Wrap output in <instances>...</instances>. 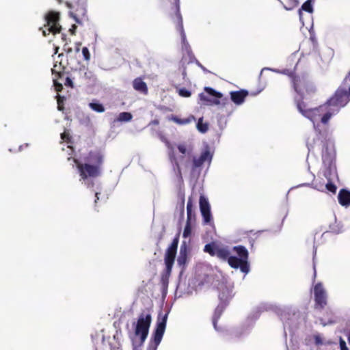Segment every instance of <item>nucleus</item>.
<instances>
[{"mask_svg": "<svg viewBox=\"0 0 350 350\" xmlns=\"http://www.w3.org/2000/svg\"><path fill=\"white\" fill-rule=\"evenodd\" d=\"M104 161V155L99 150H92L79 159H73L80 178L84 181L101 176Z\"/></svg>", "mask_w": 350, "mask_h": 350, "instance_id": "obj_1", "label": "nucleus"}, {"mask_svg": "<svg viewBox=\"0 0 350 350\" xmlns=\"http://www.w3.org/2000/svg\"><path fill=\"white\" fill-rule=\"evenodd\" d=\"M178 245V237H175L171 245L166 250L164 261L165 268L161 274V282L163 284H167L171 275L172 267L174 263L177 248Z\"/></svg>", "mask_w": 350, "mask_h": 350, "instance_id": "obj_2", "label": "nucleus"}, {"mask_svg": "<svg viewBox=\"0 0 350 350\" xmlns=\"http://www.w3.org/2000/svg\"><path fill=\"white\" fill-rule=\"evenodd\" d=\"M234 250L237 252L239 258L236 256H230L228 259V265L234 268H240L241 272L247 273L250 271L248 263V252L244 246L239 245L234 247Z\"/></svg>", "mask_w": 350, "mask_h": 350, "instance_id": "obj_3", "label": "nucleus"}, {"mask_svg": "<svg viewBox=\"0 0 350 350\" xmlns=\"http://www.w3.org/2000/svg\"><path fill=\"white\" fill-rule=\"evenodd\" d=\"M168 313L160 312L157 317L156 328L151 338L148 350H157L160 344L166 327Z\"/></svg>", "mask_w": 350, "mask_h": 350, "instance_id": "obj_4", "label": "nucleus"}, {"mask_svg": "<svg viewBox=\"0 0 350 350\" xmlns=\"http://www.w3.org/2000/svg\"><path fill=\"white\" fill-rule=\"evenodd\" d=\"M298 111L306 118L313 122L314 128L316 129L315 121H317L323 113L325 111L326 105L320 106L316 108H308L306 104L295 98Z\"/></svg>", "mask_w": 350, "mask_h": 350, "instance_id": "obj_5", "label": "nucleus"}, {"mask_svg": "<svg viewBox=\"0 0 350 350\" xmlns=\"http://www.w3.org/2000/svg\"><path fill=\"white\" fill-rule=\"evenodd\" d=\"M151 321L150 314L142 312L139 316L135 329V334L136 336H140L141 345L145 342L148 336Z\"/></svg>", "mask_w": 350, "mask_h": 350, "instance_id": "obj_6", "label": "nucleus"}, {"mask_svg": "<svg viewBox=\"0 0 350 350\" xmlns=\"http://www.w3.org/2000/svg\"><path fill=\"white\" fill-rule=\"evenodd\" d=\"M60 16L57 12L50 11L45 16L46 24L44 27L46 30H42L43 36H46L51 33L53 34L59 33L61 31L62 27L59 25Z\"/></svg>", "mask_w": 350, "mask_h": 350, "instance_id": "obj_7", "label": "nucleus"}, {"mask_svg": "<svg viewBox=\"0 0 350 350\" xmlns=\"http://www.w3.org/2000/svg\"><path fill=\"white\" fill-rule=\"evenodd\" d=\"M349 101L350 87L349 88L348 92L346 87L340 86L336 90L334 96L327 102V105L337 107L338 109L336 110V113H337L339 108L345 107Z\"/></svg>", "mask_w": 350, "mask_h": 350, "instance_id": "obj_8", "label": "nucleus"}, {"mask_svg": "<svg viewBox=\"0 0 350 350\" xmlns=\"http://www.w3.org/2000/svg\"><path fill=\"white\" fill-rule=\"evenodd\" d=\"M200 104L206 106L219 105V92L209 87H205L199 96Z\"/></svg>", "mask_w": 350, "mask_h": 350, "instance_id": "obj_9", "label": "nucleus"}, {"mask_svg": "<svg viewBox=\"0 0 350 350\" xmlns=\"http://www.w3.org/2000/svg\"><path fill=\"white\" fill-rule=\"evenodd\" d=\"M213 157V154L209 148L206 147L199 157H193L192 162V170H195L200 167L205 163H210Z\"/></svg>", "mask_w": 350, "mask_h": 350, "instance_id": "obj_10", "label": "nucleus"}, {"mask_svg": "<svg viewBox=\"0 0 350 350\" xmlns=\"http://www.w3.org/2000/svg\"><path fill=\"white\" fill-rule=\"evenodd\" d=\"M314 294L316 304L321 308H323L327 304V294L321 283L315 285Z\"/></svg>", "mask_w": 350, "mask_h": 350, "instance_id": "obj_11", "label": "nucleus"}, {"mask_svg": "<svg viewBox=\"0 0 350 350\" xmlns=\"http://www.w3.org/2000/svg\"><path fill=\"white\" fill-rule=\"evenodd\" d=\"M200 208L205 223H209L211 220L210 205L207 199L204 196L200 197Z\"/></svg>", "mask_w": 350, "mask_h": 350, "instance_id": "obj_12", "label": "nucleus"}, {"mask_svg": "<svg viewBox=\"0 0 350 350\" xmlns=\"http://www.w3.org/2000/svg\"><path fill=\"white\" fill-rule=\"evenodd\" d=\"M233 286L232 284H226L225 285H220V291H221L222 297L220 296V307L221 304L224 303L226 306L230 299L233 297L232 294Z\"/></svg>", "mask_w": 350, "mask_h": 350, "instance_id": "obj_13", "label": "nucleus"}, {"mask_svg": "<svg viewBox=\"0 0 350 350\" xmlns=\"http://www.w3.org/2000/svg\"><path fill=\"white\" fill-rule=\"evenodd\" d=\"M133 89L143 95L148 94V88L146 83H145L142 77H137L133 81Z\"/></svg>", "mask_w": 350, "mask_h": 350, "instance_id": "obj_14", "label": "nucleus"}, {"mask_svg": "<svg viewBox=\"0 0 350 350\" xmlns=\"http://www.w3.org/2000/svg\"><path fill=\"white\" fill-rule=\"evenodd\" d=\"M163 141L165 143V145L168 149V155H169L170 160L171 161V162L172 163H174L175 165L177 170L180 174V167L179 161L176 157L174 146L171 144V143L167 139H165Z\"/></svg>", "mask_w": 350, "mask_h": 350, "instance_id": "obj_15", "label": "nucleus"}, {"mask_svg": "<svg viewBox=\"0 0 350 350\" xmlns=\"http://www.w3.org/2000/svg\"><path fill=\"white\" fill-rule=\"evenodd\" d=\"M248 92L246 90H240L236 92H231V100L237 105H241L244 102L245 97L247 96Z\"/></svg>", "mask_w": 350, "mask_h": 350, "instance_id": "obj_16", "label": "nucleus"}, {"mask_svg": "<svg viewBox=\"0 0 350 350\" xmlns=\"http://www.w3.org/2000/svg\"><path fill=\"white\" fill-rule=\"evenodd\" d=\"M203 250L211 256H219V245L215 242L206 244Z\"/></svg>", "mask_w": 350, "mask_h": 350, "instance_id": "obj_17", "label": "nucleus"}, {"mask_svg": "<svg viewBox=\"0 0 350 350\" xmlns=\"http://www.w3.org/2000/svg\"><path fill=\"white\" fill-rule=\"evenodd\" d=\"M338 202L342 206H349L350 204V192L341 189L338 196Z\"/></svg>", "mask_w": 350, "mask_h": 350, "instance_id": "obj_18", "label": "nucleus"}, {"mask_svg": "<svg viewBox=\"0 0 350 350\" xmlns=\"http://www.w3.org/2000/svg\"><path fill=\"white\" fill-rule=\"evenodd\" d=\"M187 221L192 222L196 219V214L193 210V202L191 197L189 198L187 204Z\"/></svg>", "mask_w": 350, "mask_h": 350, "instance_id": "obj_19", "label": "nucleus"}, {"mask_svg": "<svg viewBox=\"0 0 350 350\" xmlns=\"http://www.w3.org/2000/svg\"><path fill=\"white\" fill-rule=\"evenodd\" d=\"M187 254L186 249H185L183 250V248L181 247L180 251V254L177 259V262L180 267H185V266L187 264Z\"/></svg>", "mask_w": 350, "mask_h": 350, "instance_id": "obj_20", "label": "nucleus"}, {"mask_svg": "<svg viewBox=\"0 0 350 350\" xmlns=\"http://www.w3.org/2000/svg\"><path fill=\"white\" fill-rule=\"evenodd\" d=\"M312 0H307L301 5V8L299 10V15L300 20H301V18H302L301 10H304V11L308 12L309 13H312L313 12V8H312Z\"/></svg>", "mask_w": 350, "mask_h": 350, "instance_id": "obj_21", "label": "nucleus"}, {"mask_svg": "<svg viewBox=\"0 0 350 350\" xmlns=\"http://www.w3.org/2000/svg\"><path fill=\"white\" fill-rule=\"evenodd\" d=\"M175 6H176V15L178 19V27L180 30L182 31L183 39H185V34L183 32V21H182V17L180 13V0H175Z\"/></svg>", "mask_w": 350, "mask_h": 350, "instance_id": "obj_22", "label": "nucleus"}, {"mask_svg": "<svg viewBox=\"0 0 350 350\" xmlns=\"http://www.w3.org/2000/svg\"><path fill=\"white\" fill-rule=\"evenodd\" d=\"M133 116L130 112H121L117 117L118 122H129L132 120Z\"/></svg>", "mask_w": 350, "mask_h": 350, "instance_id": "obj_23", "label": "nucleus"}, {"mask_svg": "<svg viewBox=\"0 0 350 350\" xmlns=\"http://www.w3.org/2000/svg\"><path fill=\"white\" fill-rule=\"evenodd\" d=\"M89 107L91 109L98 113H103L105 110L104 106L98 102L90 103Z\"/></svg>", "mask_w": 350, "mask_h": 350, "instance_id": "obj_24", "label": "nucleus"}, {"mask_svg": "<svg viewBox=\"0 0 350 350\" xmlns=\"http://www.w3.org/2000/svg\"><path fill=\"white\" fill-rule=\"evenodd\" d=\"M57 66L56 64L54 65L53 68H52V74L54 76L53 78H62V76L64 75V72L62 70H64V68L61 67V65L59 66V70L57 68Z\"/></svg>", "mask_w": 350, "mask_h": 350, "instance_id": "obj_25", "label": "nucleus"}, {"mask_svg": "<svg viewBox=\"0 0 350 350\" xmlns=\"http://www.w3.org/2000/svg\"><path fill=\"white\" fill-rule=\"evenodd\" d=\"M197 129L200 132H201L202 133H204L208 131V124L203 122L202 118H201L198 120V122L197 123Z\"/></svg>", "mask_w": 350, "mask_h": 350, "instance_id": "obj_26", "label": "nucleus"}, {"mask_svg": "<svg viewBox=\"0 0 350 350\" xmlns=\"http://www.w3.org/2000/svg\"><path fill=\"white\" fill-rule=\"evenodd\" d=\"M176 89L178 95L181 97L189 98L191 96V92L185 88H179L176 87Z\"/></svg>", "mask_w": 350, "mask_h": 350, "instance_id": "obj_27", "label": "nucleus"}, {"mask_svg": "<svg viewBox=\"0 0 350 350\" xmlns=\"http://www.w3.org/2000/svg\"><path fill=\"white\" fill-rule=\"evenodd\" d=\"M83 77L85 78V79L86 80L87 83H90V82H95L96 81V77L95 75L93 74V72L90 70H86L85 72H84V75H83Z\"/></svg>", "mask_w": 350, "mask_h": 350, "instance_id": "obj_28", "label": "nucleus"}, {"mask_svg": "<svg viewBox=\"0 0 350 350\" xmlns=\"http://www.w3.org/2000/svg\"><path fill=\"white\" fill-rule=\"evenodd\" d=\"M191 234V222L187 221L185 229L183 231V237L187 238Z\"/></svg>", "mask_w": 350, "mask_h": 350, "instance_id": "obj_29", "label": "nucleus"}, {"mask_svg": "<svg viewBox=\"0 0 350 350\" xmlns=\"http://www.w3.org/2000/svg\"><path fill=\"white\" fill-rule=\"evenodd\" d=\"M177 148L179 152H180L183 154H189L191 151V150L188 149L187 146L184 144H179L177 146Z\"/></svg>", "mask_w": 350, "mask_h": 350, "instance_id": "obj_30", "label": "nucleus"}, {"mask_svg": "<svg viewBox=\"0 0 350 350\" xmlns=\"http://www.w3.org/2000/svg\"><path fill=\"white\" fill-rule=\"evenodd\" d=\"M218 307L215 309L214 314L212 318V323L214 328L217 330V319L219 318V313L217 312Z\"/></svg>", "mask_w": 350, "mask_h": 350, "instance_id": "obj_31", "label": "nucleus"}, {"mask_svg": "<svg viewBox=\"0 0 350 350\" xmlns=\"http://www.w3.org/2000/svg\"><path fill=\"white\" fill-rule=\"evenodd\" d=\"M334 113V112L332 113L329 111L325 112L321 118V122L327 124Z\"/></svg>", "mask_w": 350, "mask_h": 350, "instance_id": "obj_32", "label": "nucleus"}, {"mask_svg": "<svg viewBox=\"0 0 350 350\" xmlns=\"http://www.w3.org/2000/svg\"><path fill=\"white\" fill-rule=\"evenodd\" d=\"M59 79L60 78H53V79L55 89L57 92H61L63 89L62 84L61 83L58 82V79Z\"/></svg>", "mask_w": 350, "mask_h": 350, "instance_id": "obj_33", "label": "nucleus"}, {"mask_svg": "<svg viewBox=\"0 0 350 350\" xmlns=\"http://www.w3.org/2000/svg\"><path fill=\"white\" fill-rule=\"evenodd\" d=\"M230 256V252L227 249L224 247H220V258L225 259L227 258L228 260Z\"/></svg>", "mask_w": 350, "mask_h": 350, "instance_id": "obj_34", "label": "nucleus"}, {"mask_svg": "<svg viewBox=\"0 0 350 350\" xmlns=\"http://www.w3.org/2000/svg\"><path fill=\"white\" fill-rule=\"evenodd\" d=\"M299 79L297 77H293V88L300 95H301V90L299 88Z\"/></svg>", "mask_w": 350, "mask_h": 350, "instance_id": "obj_35", "label": "nucleus"}, {"mask_svg": "<svg viewBox=\"0 0 350 350\" xmlns=\"http://www.w3.org/2000/svg\"><path fill=\"white\" fill-rule=\"evenodd\" d=\"M61 138L67 143H70L71 141V137L70 135V133L67 131H64L61 134Z\"/></svg>", "mask_w": 350, "mask_h": 350, "instance_id": "obj_36", "label": "nucleus"}, {"mask_svg": "<svg viewBox=\"0 0 350 350\" xmlns=\"http://www.w3.org/2000/svg\"><path fill=\"white\" fill-rule=\"evenodd\" d=\"M315 345L317 346H320L324 344L321 336L319 334H316L314 336Z\"/></svg>", "mask_w": 350, "mask_h": 350, "instance_id": "obj_37", "label": "nucleus"}, {"mask_svg": "<svg viewBox=\"0 0 350 350\" xmlns=\"http://www.w3.org/2000/svg\"><path fill=\"white\" fill-rule=\"evenodd\" d=\"M82 53H83V55L85 60H87V61L90 60V51L87 47H83L82 49Z\"/></svg>", "mask_w": 350, "mask_h": 350, "instance_id": "obj_38", "label": "nucleus"}, {"mask_svg": "<svg viewBox=\"0 0 350 350\" xmlns=\"http://www.w3.org/2000/svg\"><path fill=\"white\" fill-rule=\"evenodd\" d=\"M172 120H173L175 122H176V123H178V124H187V123H188V122H189V120H186V119H185V120H182V119L178 118V117H176V116H174V117L172 118Z\"/></svg>", "mask_w": 350, "mask_h": 350, "instance_id": "obj_39", "label": "nucleus"}, {"mask_svg": "<svg viewBox=\"0 0 350 350\" xmlns=\"http://www.w3.org/2000/svg\"><path fill=\"white\" fill-rule=\"evenodd\" d=\"M178 196L181 201V206L183 209L184 205H185V193H184V192L182 191H180L178 193Z\"/></svg>", "mask_w": 350, "mask_h": 350, "instance_id": "obj_40", "label": "nucleus"}, {"mask_svg": "<svg viewBox=\"0 0 350 350\" xmlns=\"http://www.w3.org/2000/svg\"><path fill=\"white\" fill-rule=\"evenodd\" d=\"M326 188L328 191L332 192V193H335L336 191V187L331 183H328L327 185H326Z\"/></svg>", "mask_w": 350, "mask_h": 350, "instance_id": "obj_41", "label": "nucleus"}, {"mask_svg": "<svg viewBox=\"0 0 350 350\" xmlns=\"http://www.w3.org/2000/svg\"><path fill=\"white\" fill-rule=\"evenodd\" d=\"M339 341L340 350H349V349L347 347L345 341L341 337H340Z\"/></svg>", "mask_w": 350, "mask_h": 350, "instance_id": "obj_42", "label": "nucleus"}, {"mask_svg": "<svg viewBox=\"0 0 350 350\" xmlns=\"http://www.w3.org/2000/svg\"><path fill=\"white\" fill-rule=\"evenodd\" d=\"M64 85L66 86H69V87L73 88L72 81L70 77H67L66 78V80H65V82H64Z\"/></svg>", "mask_w": 350, "mask_h": 350, "instance_id": "obj_43", "label": "nucleus"}, {"mask_svg": "<svg viewBox=\"0 0 350 350\" xmlns=\"http://www.w3.org/2000/svg\"><path fill=\"white\" fill-rule=\"evenodd\" d=\"M63 49L66 53H70L72 51V48L66 42L64 44Z\"/></svg>", "mask_w": 350, "mask_h": 350, "instance_id": "obj_44", "label": "nucleus"}, {"mask_svg": "<svg viewBox=\"0 0 350 350\" xmlns=\"http://www.w3.org/2000/svg\"><path fill=\"white\" fill-rule=\"evenodd\" d=\"M81 46V42H78L75 43V51L77 53L79 52Z\"/></svg>", "mask_w": 350, "mask_h": 350, "instance_id": "obj_45", "label": "nucleus"}, {"mask_svg": "<svg viewBox=\"0 0 350 350\" xmlns=\"http://www.w3.org/2000/svg\"><path fill=\"white\" fill-rule=\"evenodd\" d=\"M76 29H77V26L75 25H73L72 26V27L69 29V31L70 32V33L72 35H75V34Z\"/></svg>", "mask_w": 350, "mask_h": 350, "instance_id": "obj_46", "label": "nucleus"}, {"mask_svg": "<svg viewBox=\"0 0 350 350\" xmlns=\"http://www.w3.org/2000/svg\"><path fill=\"white\" fill-rule=\"evenodd\" d=\"M61 103H62V101L60 100V98H59L57 100V104H58L57 107L59 111H62L64 109V107L62 106Z\"/></svg>", "mask_w": 350, "mask_h": 350, "instance_id": "obj_47", "label": "nucleus"}, {"mask_svg": "<svg viewBox=\"0 0 350 350\" xmlns=\"http://www.w3.org/2000/svg\"><path fill=\"white\" fill-rule=\"evenodd\" d=\"M98 195H99V193H98V192L95 193V196H96L95 203H96L97 200L99 199Z\"/></svg>", "mask_w": 350, "mask_h": 350, "instance_id": "obj_48", "label": "nucleus"}, {"mask_svg": "<svg viewBox=\"0 0 350 350\" xmlns=\"http://www.w3.org/2000/svg\"><path fill=\"white\" fill-rule=\"evenodd\" d=\"M62 39L63 40V41L66 42V35L63 33L62 35Z\"/></svg>", "mask_w": 350, "mask_h": 350, "instance_id": "obj_49", "label": "nucleus"}, {"mask_svg": "<svg viewBox=\"0 0 350 350\" xmlns=\"http://www.w3.org/2000/svg\"><path fill=\"white\" fill-rule=\"evenodd\" d=\"M87 185H88V187H93V186H94V183H93V182H92V183H88L87 184Z\"/></svg>", "mask_w": 350, "mask_h": 350, "instance_id": "obj_50", "label": "nucleus"}, {"mask_svg": "<svg viewBox=\"0 0 350 350\" xmlns=\"http://www.w3.org/2000/svg\"><path fill=\"white\" fill-rule=\"evenodd\" d=\"M322 157H323V161H324V162H325V160H326V156H325V153H324V151H323V155H322Z\"/></svg>", "mask_w": 350, "mask_h": 350, "instance_id": "obj_51", "label": "nucleus"}, {"mask_svg": "<svg viewBox=\"0 0 350 350\" xmlns=\"http://www.w3.org/2000/svg\"><path fill=\"white\" fill-rule=\"evenodd\" d=\"M152 122L154 124H159V121H158V120H153Z\"/></svg>", "mask_w": 350, "mask_h": 350, "instance_id": "obj_52", "label": "nucleus"}, {"mask_svg": "<svg viewBox=\"0 0 350 350\" xmlns=\"http://www.w3.org/2000/svg\"><path fill=\"white\" fill-rule=\"evenodd\" d=\"M58 49H59V47H57H57H55V53H57Z\"/></svg>", "mask_w": 350, "mask_h": 350, "instance_id": "obj_53", "label": "nucleus"}, {"mask_svg": "<svg viewBox=\"0 0 350 350\" xmlns=\"http://www.w3.org/2000/svg\"><path fill=\"white\" fill-rule=\"evenodd\" d=\"M268 69H269V68H264L261 70V73L262 72V71H263L264 70H268Z\"/></svg>", "mask_w": 350, "mask_h": 350, "instance_id": "obj_54", "label": "nucleus"}, {"mask_svg": "<svg viewBox=\"0 0 350 350\" xmlns=\"http://www.w3.org/2000/svg\"><path fill=\"white\" fill-rule=\"evenodd\" d=\"M314 269H315V265H314ZM314 275L316 274V270H314Z\"/></svg>", "mask_w": 350, "mask_h": 350, "instance_id": "obj_55", "label": "nucleus"}, {"mask_svg": "<svg viewBox=\"0 0 350 350\" xmlns=\"http://www.w3.org/2000/svg\"><path fill=\"white\" fill-rule=\"evenodd\" d=\"M219 96H220V98H221V97H222V94H221V93H220V94H219Z\"/></svg>", "mask_w": 350, "mask_h": 350, "instance_id": "obj_56", "label": "nucleus"}]
</instances>
